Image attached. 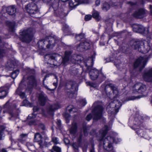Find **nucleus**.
<instances>
[{"mask_svg":"<svg viewBox=\"0 0 152 152\" xmlns=\"http://www.w3.org/2000/svg\"><path fill=\"white\" fill-rule=\"evenodd\" d=\"M108 130L107 126H105L99 131L100 137L99 140L100 144H102L103 148L107 151H110L113 149L112 144L113 142L116 143L114 138L110 136H107L104 138Z\"/></svg>","mask_w":152,"mask_h":152,"instance_id":"nucleus-1","label":"nucleus"},{"mask_svg":"<svg viewBox=\"0 0 152 152\" xmlns=\"http://www.w3.org/2000/svg\"><path fill=\"white\" fill-rule=\"evenodd\" d=\"M146 45L142 41H135L133 42L132 48L134 49L138 50L139 51L143 53L148 52L150 49V47L147 42Z\"/></svg>","mask_w":152,"mask_h":152,"instance_id":"nucleus-2","label":"nucleus"},{"mask_svg":"<svg viewBox=\"0 0 152 152\" xmlns=\"http://www.w3.org/2000/svg\"><path fill=\"white\" fill-rule=\"evenodd\" d=\"M31 28L25 29L20 32L19 38L23 42L26 43L30 42L32 38L33 34Z\"/></svg>","mask_w":152,"mask_h":152,"instance_id":"nucleus-3","label":"nucleus"},{"mask_svg":"<svg viewBox=\"0 0 152 152\" xmlns=\"http://www.w3.org/2000/svg\"><path fill=\"white\" fill-rule=\"evenodd\" d=\"M56 42L53 37H51L49 40L43 39L39 41L38 42L39 48L41 49H45V45H46V47L47 48H52L55 46V43Z\"/></svg>","mask_w":152,"mask_h":152,"instance_id":"nucleus-4","label":"nucleus"},{"mask_svg":"<svg viewBox=\"0 0 152 152\" xmlns=\"http://www.w3.org/2000/svg\"><path fill=\"white\" fill-rule=\"evenodd\" d=\"M121 103L117 100H115L111 102L107 107V110L109 113L113 114L115 110L117 111L121 106Z\"/></svg>","mask_w":152,"mask_h":152,"instance_id":"nucleus-5","label":"nucleus"},{"mask_svg":"<svg viewBox=\"0 0 152 152\" xmlns=\"http://www.w3.org/2000/svg\"><path fill=\"white\" fill-rule=\"evenodd\" d=\"M59 4L58 2L54 1L52 6L54 10L55 13L57 16H60L63 18L66 15V13L63 8L64 6L61 5L58 7Z\"/></svg>","mask_w":152,"mask_h":152,"instance_id":"nucleus-6","label":"nucleus"},{"mask_svg":"<svg viewBox=\"0 0 152 152\" xmlns=\"http://www.w3.org/2000/svg\"><path fill=\"white\" fill-rule=\"evenodd\" d=\"M25 9L28 13L32 15L37 13L39 11L36 4L33 2H30L26 5Z\"/></svg>","mask_w":152,"mask_h":152,"instance_id":"nucleus-7","label":"nucleus"},{"mask_svg":"<svg viewBox=\"0 0 152 152\" xmlns=\"http://www.w3.org/2000/svg\"><path fill=\"white\" fill-rule=\"evenodd\" d=\"M103 110V107L98 105L96 106L92 110V113L93 115L94 120H97L101 118Z\"/></svg>","mask_w":152,"mask_h":152,"instance_id":"nucleus-8","label":"nucleus"},{"mask_svg":"<svg viewBox=\"0 0 152 152\" xmlns=\"http://www.w3.org/2000/svg\"><path fill=\"white\" fill-rule=\"evenodd\" d=\"M66 91L68 95L73 94L77 91V85L75 82L70 81L67 83L66 86Z\"/></svg>","mask_w":152,"mask_h":152,"instance_id":"nucleus-9","label":"nucleus"},{"mask_svg":"<svg viewBox=\"0 0 152 152\" xmlns=\"http://www.w3.org/2000/svg\"><path fill=\"white\" fill-rule=\"evenodd\" d=\"M147 61L146 57H140L134 62V67L135 68L140 67V70L141 71L144 67Z\"/></svg>","mask_w":152,"mask_h":152,"instance_id":"nucleus-10","label":"nucleus"},{"mask_svg":"<svg viewBox=\"0 0 152 152\" xmlns=\"http://www.w3.org/2000/svg\"><path fill=\"white\" fill-rule=\"evenodd\" d=\"M90 77L92 80H96L99 76V77H104L103 74L96 69H91L89 73Z\"/></svg>","mask_w":152,"mask_h":152,"instance_id":"nucleus-11","label":"nucleus"},{"mask_svg":"<svg viewBox=\"0 0 152 152\" xmlns=\"http://www.w3.org/2000/svg\"><path fill=\"white\" fill-rule=\"evenodd\" d=\"M133 91L134 93H142L146 90V86L141 83H136L133 88Z\"/></svg>","mask_w":152,"mask_h":152,"instance_id":"nucleus-12","label":"nucleus"},{"mask_svg":"<svg viewBox=\"0 0 152 152\" xmlns=\"http://www.w3.org/2000/svg\"><path fill=\"white\" fill-rule=\"evenodd\" d=\"M112 91L113 93V97L116 96L118 94V91L116 86H115L113 84H110L107 86H106L105 91L107 95H110L111 93L110 90Z\"/></svg>","mask_w":152,"mask_h":152,"instance_id":"nucleus-13","label":"nucleus"},{"mask_svg":"<svg viewBox=\"0 0 152 152\" xmlns=\"http://www.w3.org/2000/svg\"><path fill=\"white\" fill-rule=\"evenodd\" d=\"M90 44L87 41L80 42L77 46V49L80 51H83L87 50L90 48Z\"/></svg>","mask_w":152,"mask_h":152,"instance_id":"nucleus-14","label":"nucleus"},{"mask_svg":"<svg viewBox=\"0 0 152 152\" xmlns=\"http://www.w3.org/2000/svg\"><path fill=\"white\" fill-rule=\"evenodd\" d=\"M144 80L147 82L152 81V68L146 71L143 75Z\"/></svg>","mask_w":152,"mask_h":152,"instance_id":"nucleus-15","label":"nucleus"},{"mask_svg":"<svg viewBox=\"0 0 152 152\" xmlns=\"http://www.w3.org/2000/svg\"><path fill=\"white\" fill-rule=\"evenodd\" d=\"M35 115H33V113L29 115L28 116L27 119L28 120V124L29 126L38 125V124L39 123V120H36L33 119L35 118Z\"/></svg>","mask_w":152,"mask_h":152,"instance_id":"nucleus-16","label":"nucleus"},{"mask_svg":"<svg viewBox=\"0 0 152 152\" xmlns=\"http://www.w3.org/2000/svg\"><path fill=\"white\" fill-rule=\"evenodd\" d=\"M145 10L143 9H140L135 11L133 15L136 18L140 19L145 16Z\"/></svg>","mask_w":152,"mask_h":152,"instance_id":"nucleus-17","label":"nucleus"},{"mask_svg":"<svg viewBox=\"0 0 152 152\" xmlns=\"http://www.w3.org/2000/svg\"><path fill=\"white\" fill-rule=\"evenodd\" d=\"M28 83L27 90L28 91H30L31 88L36 85V81L34 77V76H31L28 78Z\"/></svg>","mask_w":152,"mask_h":152,"instance_id":"nucleus-18","label":"nucleus"},{"mask_svg":"<svg viewBox=\"0 0 152 152\" xmlns=\"http://www.w3.org/2000/svg\"><path fill=\"white\" fill-rule=\"evenodd\" d=\"M34 140L35 142H38L39 145V147L42 148L44 145H46L45 142H43L42 140V136L39 133H36L34 135Z\"/></svg>","mask_w":152,"mask_h":152,"instance_id":"nucleus-19","label":"nucleus"},{"mask_svg":"<svg viewBox=\"0 0 152 152\" xmlns=\"http://www.w3.org/2000/svg\"><path fill=\"white\" fill-rule=\"evenodd\" d=\"M4 107L5 108H7V112L12 116V118H17L18 115V112L17 114H14V112L15 111V110L13 111L11 110V107L9 105V101H8L4 105Z\"/></svg>","mask_w":152,"mask_h":152,"instance_id":"nucleus-20","label":"nucleus"},{"mask_svg":"<svg viewBox=\"0 0 152 152\" xmlns=\"http://www.w3.org/2000/svg\"><path fill=\"white\" fill-rule=\"evenodd\" d=\"M47 99V96L44 92H42L39 94V103L41 105L44 106Z\"/></svg>","mask_w":152,"mask_h":152,"instance_id":"nucleus-21","label":"nucleus"},{"mask_svg":"<svg viewBox=\"0 0 152 152\" xmlns=\"http://www.w3.org/2000/svg\"><path fill=\"white\" fill-rule=\"evenodd\" d=\"M71 54V53L70 51L65 52V56L64 57L62 58V61L61 62V64L65 65L68 63L70 60Z\"/></svg>","mask_w":152,"mask_h":152,"instance_id":"nucleus-22","label":"nucleus"},{"mask_svg":"<svg viewBox=\"0 0 152 152\" xmlns=\"http://www.w3.org/2000/svg\"><path fill=\"white\" fill-rule=\"evenodd\" d=\"M7 46L8 44L2 42L0 38V58L4 56L5 53V48H7Z\"/></svg>","mask_w":152,"mask_h":152,"instance_id":"nucleus-23","label":"nucleus"},{"mask_svg":"<svg viewBox=\"0 0 152 152\" xmlns=\"http://www.w3.org/2000/svg\"><path fill=\"white\" fill-rule=\"evenodd\" d=\"M7 11V13L10 15H13L16 12V8L15 5L10 6L3 8Z\"/></svg>","mask_w":152,"mask_h":152,"instance_id":"nucleus-24","label":"nucleus"},{"mask_svg":"<svg viewBox=\"0 0 152 152\" xmlns=\"http://www.w3.org/2000/svg\"><path fill=\"white\" fill-rule=\"evenodd\" d=\"M59 107V106L58 104L50 105L47 109V112L51 115H53V112Z\"/></svg>","mask_w":152,"mask_h":152,"instance_id":"nucleus-25","label":"nucleus"},{"mask_svg":"<svg viewBox=\"0 0 152 152\" xmlns=\"http://www.w3.org/2000/svg\"><path fill=\"white\" fill-rule=\"evenodd\" d=\"M96 55V53L94 52L91 57L89 58L87 60L85 61L86 66L89 67L92 66L93 64L94 59L95 58Z\"/></svg>","mask_w":152,"mask_h":152,"instance_id":"nucleus-26","label":"nucleus"},{"mask_svg":"<svg viewBox=\"0 0 152 152\" xmlns=\"http://www.w3.org/2000/svg\"><path fill=\"white\" fill-rule=\"evenodd\" d=\"M7 88L5 87H1L0 88V99H2L5 97L8 94Z\"/></svg>","mask_w":152,"mask_h":152,"instance_id":"nucleus-27","label":"nucleus"},{"mask_svg":"<svg viewBox=\"0 0 152 152\" xmlns=\"http://www.w3.org/2000/svg\"><path fill=\"white\" fill-rule=\"evenodd\" d=\"M16 65V63L14 61H9L6 65L7 69L10 70H12Z\"/></svg>","mask_w":152,"mask_h":152,"instance_id":"nucleus-28","label":"nucleus"},{"mask_svg":"<svg viewBox=\"0 0 152 152\" xmlns=\"http://www.w3.org/2000/svg\"><path fill=\"white\" fill-rule=\"evenodd\" d=\"M77 125L76 123L73 122L72 124V126L69 129L70 134H75L77 131Z\"/></svg>","mask_w":152,"mask_h":152,"instance_id":"nucleus-29","label":"nucleus"},{"mask_svg":"<svg viewBox=\"0 0 152 152\" xmlns=\"http://www.w3.org/2000/svg\"><path fill=\"white\" fill-rule=\"evenodd\" d=\"M7 25L9 28L10 31L13 32L15 30V22H11L7 21L6 22Z\"/></svg>","mask_w":152,"mask_h":152,"instance_id":"nucleus-30","label":"nucleus"},{"mask_svg":"<svg viewBox=\"0 0 152 152\" xmlns=\"http://www.w3.org/2000/svg\"><path fill=\"white\" fill-rule=\"evenodd\" d=\"M49 57L51 60H54L53 61L54 62L53 63V64L54 65H57V64L55 62H56L58 59H60L62 58V57L61 56L55 53L49 56Z\"/></svg>","mask_w":152,"mask_h":152,"instance_id":"nucleus-31","label":"nucleus"},{"mask_svg":"<svg viewBox=\"0 0 152 152\" xmlns=\"http://www.w3.org/2000/svg\"><path fill=\"white\" fill-rule=\"evenodd\" d=\"M142 121L139 120L138 118H135L134 121V126L133 128L135 129H138L137 127H139L142 124Z\"/></svg>","mask_w":152,"mask_h":152,"instance_id":"nucleus-32","label":"nucleus"},{"mask_svg":"<svg viewBox=\"0 0 152 152\" xmlns=\"http://www.w3.org/2000/svg\"><path fill=\"white\" fill-rule=\"evenodd\" d=\"M69 7L72 8L75 7L79 4L78 1L76 2L75 0H69Z\"/></svg>","mask_w":152,"mask_h":152,"instance_id":"nucleus-33","label":"nucleus"},{"mask_svg":"<svg viewBox=\"0 0 152 152\" xmlns=\"http://www.w3.org/2000/svg\"><path fill=\"white\" fill-rule=\"evenodd\" d=\"M137 32L148 34V28H146V29H145L143 26L140 25L139 28Z\"/></svg>","mask_w":152,"mask_h":152,"instance_id":"nucleus-34","label":"nucleus"},{"mask_svg":"<svg viewBox=\"0 0 152 152\" xmlns=\"http://www.w3.org/2000/svg\"><path fill=\"white\" fill-rule=\"evenodd\" d=\"M110 7V4L107 2L104 3L102 6V9L104 11H107L109 10Z\"/></svg>","mask_w":152,"mask_h":152,"instance_id":"nucleus-35","label":"nucleus"},{"mask_svg":"<svg viewBox=\"0 0 152 152\" xmlns=\"http://www.w3.org/2000/svg\"><path fill=\"white\" fill-rule=\"evenodd\" d=\"M80 144L78 142L77 143L75 142L73 143L72 145L76 152H78V148L80 146Z\"/></svg>","mask_w":152,"mask_h":152,"instance_id":"nucleus-36","label":"nucleus"},{"mask_svg":"<svg viewBox=\"0 0 152 152\" xmlns=\"http://www.w3.org/2000/svg\"><path fill=\"white\" fill-rule=\"evenodd\" d=\"M28 134H22L20 135V138L18 140L20 142H22L23 140L24 139L27 137Z\"/></svg>","mask_w":152,"mask_h":152,"instance_id":"nucleus-37","label":"nucleus"},{"mask_svg":"<svg viewBox=\"0 0 152 152\" xmlns=\"http://www.w3.org/2000/svg\"><path fill=\"white\" fill-rule=\"evenodd\" d=\"M67 110L70 113H74L77 111V109L74 107L72 105H70L68 106L67 107Z\"/></svg>","mask_w":152,"mask_h":152,"instance_id":"nucleus-38","label":"nucleus"},{"mask_svg":"<svg viewBox=\"0 0 152 152\" xmlns=\"http://www.w3.org/2000/svg\"><path fill=\"white\" fill-rule=\"evenodd\" d=\"M19 73V70H16L14 71L11 75V77L13 79L15 78Z\"/></svg>","mask_w":152,"mask_h":152,"instance_id":"nucleus-39","label":"nucleus"},{"mask_svg":"<svg viewBox=\"0 0 152 152\" xmlns=\"http://www.w3.org/2000/svg\"><path fill=\"white\" fill-rule=\"evenodd\" d=\"M89 127L86 126H83V133L85 136H86L88 135V133L87 131L89 129Z\"/></svg>","mask_w":152,"mask_h":152,"instance_id":"nucleus-40","label":"nucleus"},{"mask_svg":"<svg viewBox=\"0 0 152 152\" xmlns=\"http://www.w3.org/2000/svg\"><path fill=\"white\" fill-rule=\"evenodd\" d=\"M84 36V34L83 33H81L80 34L76 35L75 36L76 39L78 41H80L83 39Z\"/></svg>","mask_w":152,"mask_h":152,"instance_id":"nucleus-41","label":"nucleus"},{"mask_svg":"<svg viewBox=\"0 0 152 152\" xmlns=\"http://www.w3.org/2000/svg\"><path fill=\"white\" fill-rule=\"evenodd\" d=\"M140 25L136 24H134L132 26L133 31L136 32H137L139 28Z\"/></svg>","mask_w":152,"mask_h":152,"instance_id":"nucleus-42","label":"nucleus"},{"mask_svg":"<svg viewBox=\"0 0 152 152\" xmlns=\"http://www.w3.org/2000/svg\"><path fill=\"white\" fill-rule=\"evenodd\" d=\"M52 149L56 152H61V148L56 145L53 146Z\"/></svg>","mask_w":152,"mask_h":152,"instance_id":"nucleus-43","label":"nucleus"},{"mask_svg":"<svg viewBox=\"0 0 152 152\" xmlns=\"http://www.w3.org/2000/svg\"><path fill=\"white\" fill-rule=\"evenodd\" d=\"M86 83L87 85L90 86L94 88H96L98 86V85L96 84L93 83H91L90 82H86Z\"/></svg>","mask_w":152,"mask_h":152,"instance_id":"nucleus-44","label":"nucleus"},{"mask_svg":"<svg viewBox=\"0 0 152 152\" xmlns=\"http://www.w3.org/2000/svg\"><path fill=\"white\" fill-rule=\"evenodd\" d=\"M52 141L54 144H57L59 143L58 138L56 137H53L52 138Z\"/></svg>","mask_w":152,"mask_h":152,"instance_id":"nucleus-45","label":"nucleus"},{"mask_svg":"<svg viewBox=\"0 0 152 152\" xmlns=\"http://www.w3.org/2000/svg\"><path fill=\"white\" fill-rule=\"evenodd\" d=\"M93 16L94 18H96V19L98 20L99 18V15L98 12H95L93 14Z\"/></svg>","mask_w":152,"mask_h":152,"instance_id":"nucleus-46","label":"nucleus"},{"mask_svg":"<svg viewBox=\"0 0 152 152\" xmlns=\"http://www.w3.org/2000/svg\"><path fill=\"white\" fill-rule=\"evenodd\" d=\"M80 104L82 106V107L84 106L86 104V102L85 99H82L80 101Z\"/></svg>","mask_w":152,"mask_h":152,"instance_id":"nucleus-47","label":"nucleus"},{"mask_svg":"<svg viewBox=\"0 0 152 152\" xmlns=\"http://www.w3.org/2000/svg\"><path fill=\"white\" fill-rule=\"evenodd\" d=\"M79 4H86L89 2V0H77Z\"/></svg>","mask_w":152,"mask_h":152,"instance_id":"nucleus-48","label":"nucleus"},{"mask_svg":"<svg viewBox=\"0 0 152 152\" xmlns=\"http://www.w3.org/2000/svg\"><path fill=\"white\" fill-rule=\"evenodd\" d=\"M82 135L81 133H80L79 135V137L77 139V142L79 144H80L82 141Z\"/></svg>","mask_w":152,"mask_h":152,"instance_id":"nucleus-49","label":"nucleus"},{"mask_svg":"<svg viewBox=\"0 0 152 152\" xmlns=\"http://www.w3.org/2000/svg\"><path fill=\"white\" fill-rule=\"evenodd\" d=\"M23 105L25 106H28L29 104V103L28 101L26 100H24L22 102Z\"/></svg>","mask_w":152,"mask_h":152,"instance_id":"nucleus-50","label":"nucleus"},{"mask_svg":"<svg viewBox=\"0 0 152 152\" xmlns=\"http://www.w3.org/2000/svg\"><path fill=\"white\" fill-rule=\"evenodd\" d=\"M136 133L138 135L140 136L141 137L143 135V131L141 129H140L138 131H137Z\"/></svg>","mask_w":152,"mask_h":152,"instance_id":"nucleus-51","label":"nucleus"},{"mask_svg":"<svg viewBox=\"0 0 152 152\" xmlns=\"http://www.w3.org/2000/svg\"><path fill=\"white\" fill-rule=\"evenodd\" d=\"M21 92H22V91L20 85L19 88L16 90L15 93L16 94L19 95Z\"/></svg>","mask_w":152,"mask_h":152,"instance_id":"nucleus-52","label":"nucleus"},{"mask_svg":"<svg viewBox=\"0 0 152 152\" xmlns=\"http://www.w3.org/2000/svg\"><path fill=\"white\" fill-rule=\"evenodd\" d=\"M92 16L91 15H87L85 16V19L86 21H88L91 19Z\"/></svg>","mask_w":152,"mask_h":152,"instance_id":"nucleus-53","label":"nucleus"},{"mask_svg":"<svg viewBox=\"0 0 152 152\" xmlns=\"http://www.w3.org/2000/svg\"><path fill=\"white\" fill-rule=\"evenodd\" d=\"M92 115L91 113L88 115L86 117V119L88 121H89L92 118Z\"/></svg>","mask_w":152,"mask_h":152,"instance_id":"nucleus-54","label":"nucleus"},{"mask_svg":"<svg viewBox=\"0 0 152 152\" xmlns=\"http://www.w3.org/2000/svg\"><path fill=\"white\" fill-rule=\"evenodd\" d=\"M39 127L42 129V130H44L45 129V125L42 124L40 123L39 121V123L38 124Z\"/></svg>","mask_w":152,"mask_h":152,"instance_id":"nucleus-55","label":"nucleus"},{"mask_svg":"<svg viewBox=\"0 0 152 152\" xmlns=\"http://www.w3.org/2000/svg\"><path fill=\"white\" fill-rule=\"evenodd\" d=\"M68 27V25H64L63 28V29L64 31L66 32L68 31L69 30Z\"/></svg>","mask_w":152,"mask_h":152,"instance_id":"nucleus-56","label":"nucleus"},{"mask_svg":"<svg viewBox=\"0 0 152 152\" xmlns=\"http://www.w3.org/2000/svg\"><path fill=\"white\" fill-rule=\"evenodd\" d=\"M43 86L46 89L50 91H54V89H50L44 83H43Z\"/></svg>","mask_w":152,"mask_h":152,"instance_id":"nucleus-57","label":"nucleus"},{"mask_svg":"<svg viewBox=\"0 0 152 152\" xmlns=\"http://www.w3.org/2000/svg\"><path fill=\"white\" fill-rule=\"evenodd\" d=\"M19 95L20 96V98L22 99H23L26 97L25 94L23 92H21Z\"/></svg>","mask_w":152,"mask_h":152,"instance_id":"nucleus-58","label":"nucleus"},{"mask_svg":"<svg viewBox=\"0 0 152 152\" xmlns=\"http://www.w3.org/2000/svg\"><path fill=\"white\" fill-rule=\"evenodd\" d=\"M55 77L56 79V82L53 83V85L55 86L54 88L53 89H54V90L56 88L57 86V80H58L57 77L56 76H55Z\"/></svg>","mask_w":152,"mask_h":152,"instance_id":"nucleus-59","label":"nucleus"},{"mask_svg":"<svg viewBox=\"0 0 152 152\" xmlns=\"http://www.w3.org/2000/svg\"><path fill=\"white\" fill-rule=\"evenodd\" d=\"M65 117L66 118V121L67 123H68L69 122V121L68 119V118L69 117V115L67 114H65L64 115Z\"/></svg>","mask_w":152,"mask_h":152,"instance_id":"nucleus-60","label":"nucleus"},{"mask_svg":"<svg viewBox=\"0 0 152 152\" xmlns=\"http://www.w3.org/2000/svg\"><path fill=\"white\" fill-rule=\"evenodd\" d=\"M64 143L66 144H68L69 142V140L67 138H64Z\"/></svg>","mask_w":152,"mask_h":152,"instance_id":"nucleus-61","label":"nucleus"},{"mask_svg":"<svg viewBox=\"0 0 152 152\" xmlns=\"http://www.w3.org/2000/svg\"><path fill=\"white\" fill-rule=\"evenodd\" d=\"M90 152H95L94 151V145H91V147L90 150Z\"/></svg>","mask_w":152,"mask_h":152,"instance_id":"nucleus-62","label":"nucleus"},{"mask_svg":"<svg viewBox=\"0 0 152 152\" xmlns=\"http://www.w3.org/2000/svg\"><path fill=\"white\" fill-rule=\"evenodd\" d=\"M33 110L34 112V113L35 112H36L38 111L39 110V108L37 107L34 106L33 107Z\"/></svg>","mask_w":152,"mask_h":152,"instance_id":"nucleus-63","label":"nucleus"},{"mask_svg":"<svg viewBox=\"0 0 152 152\" xmlns=\"http://www.w3.org/2000/svg\"><path fill=\"white\" fill-rule=\"evenodd\" d=\"M119 4V3H113L111 4V6L113 7H117L118 6V5Z\"/></svg>","mask_w":152,"mask_h":152,"instance_id":"nucleus-64","label":"nucleus"}]
</instances>
